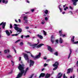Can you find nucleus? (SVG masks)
Returning a JSON list of instances; mask_svg holds the SVG:
<instances>
[{
	"mask_svg": "<svg viewBox=\"0 0 78 78\" xmlns=\"http://www.w3.org/2000/svg\"><path fill=\"white\" fill-rule=\"evenodd\" d=\"M20 41V40H17V41H16V42L15 43H17V42H19V41Z\"/></svg>",
	"mask_w": 78,
	"mask_h": 78,
	"instance_id": "nucleus-51",
	"label": "nucleus"
},
{
	"mask_svg": "<svg viewBox=\"0 0 78 78\" xmlns=\"http://www.w3.org/2000/svg\"><path fill=\"white\" fill-rule=\"evenodd\" d=\"M44 23H45V21L44 20H43L42 21L41 24H43V25H44Z\"/></svg>",
	"mask_w": 78,
	"mask_h": 78,
	"instance_id": "nucleus-30",
	"label": "nucleus"
},
{
	"mask_svg": "<svg viewBox=\"0 0 78 78\" xmlns=\"http://www.w3.org/2000/svg\"><path fill=\"white\" fill-rule=\"evenodd\" d=\"M59 9L60 10V12H61L62 11V9L60 8V7H59Z\"/></svg>",
	"mask_w": 78,
	"mask_h": 78,
	"instance_id": "nucleus-47",
	"label": "nucleus"
},
{
	"mask_svg": "<svg viewBox=\"0 0 78 78\" xmlns=\"http://www.w3.org/2000/svg\"><path fill=\"white\" fill-rule=\"evenodd\" d=\"M73 5L74 6H76V2H73Z\"/></svg>",
	"mask_w": 78,
	"mask_h": 78,
	"instance_id": "nucleus-35",
	"label": "nucleus"
},
{
	"mask_svg": "<svg viewBox=\"0 0 78 78\" xmlns=\"http://www.w3.org/2000/svg\"><path fill=\"white\" fill-rule=\"evenodd\" d=\"M47 66H48V64H47L46 63H45L44 65V67H46Z\"/></svg>",
	"mask_w": 78,
	"mask_h": 78,
	"instance_id": "nucleus-42",
	"label": "nucleus"
},
{
	"mask_svg": "<svg viewBox=\"0 0 78 78\" xmlns=\"http://www.w3.org/2000/svg\"><path fill=\"white\" fill-rule=\"evenodd\" d=\"M50 61V59H48V60H47V62H49V61Z\"/></svg>",
	"mask_w": 78,
	"mask_h": 78,
	"instance_id": "nucleus-55",
	"label": "nucleus"
},
{
	"mask_svg": "<svg viewBox=\"0 0 78 78\" xmlns=\"http://www.w3.org/2000/svg\"><path fill=\"white\" fill-rule=\"evenodd\" d=\"M62 36V37H65V36H66V35L62 34V36Z\"/></svg>",
	"mask_w": 78,
	"mask_h": 78,
	"instance_id": "nucleus-39",
	"label": "nucleus"
},
{
	"mask_svg": "<svg viewBox=\"0 0 78 78\" xmlns=\"http://www.w3.org/2000/svg\"><path fill=\"white\" fill-rule=\"evenodd\" d=\"M31 57H32V58H34V59H35V57L34 56H33V55L31 54Z\"/></svg>",
	"mask_w": 78,
	"mask_h": 78,
	"instance_id": "nucleus-32",
	"label": "nucleus"
},
{
	"mask_svg": "<svg viewBox=\"0 0 78 78\" xmlns=\"http://www.w3.org/2000/svg\"><path fill=\"white\" fill-rule=\"evenodd\" d=\"M28 23V21H27V20L25 22H23V23L25 24H26V23Z\"/></svg>",
	"mask_w": 78,
	"mask_h": 78,
	"instance_id": "nucleus-40",
	"label": "nucleus"
},
{
	"mask_svg": "<svg viewBox=\"0 0 78 78\" xmlns=\"http://www.w3.org/2000/svg\"><path fill=\"white\" fill-rule=\"evenodd\" d=\"M5 33L7 35V36H9L10 35V33L9 32V31L7 30L5 31Z\"/></svg>",
	"mask_w": 78,
	"mask_h": 78,
	"instance_id": "nucleus-17",
	"label": "nucleus"
},
{
	"mask_svg": "<svg viewBox=\"0 0 78 78\" xmlns=\"http://www.w3.org/2000/svg\"><path fill=\"white\" fill-rule=\"evenodd\" d=\"M18 20L20 23L21 22V20L20 19H19Z\"/></svg>",
	"mask_w": 78,
	"mask_h": 78,
	"instance_id": "nucleus-56",
	"label": "nucleus"
},
{
	"mask_svg": "<svg viewBox=\"0 0 78 78\" xmlns=\"http://www.w3.org/2000/svg\"><path fill=\"white\" fill-rule=\"evenodd\" d=\"M78 1V0H72V2H77Z\"/></svg>",
	"mask_w": 78,
	"mask_h": 78,
	"instance_id": "nucleus-31",
	"label": "nucleus"
},
{
	"mask_svg": "<svg viewBox=\"0 0 78 78\" xmlns=\"http://www.w3.org/2000/svg\"><path fill=\"white\" fill-rule=\"evenodd\" d=\"M26 28L27 30H28L29 28V27H26Z\"/></svg>",
	"mask_w": 78,
	"mask_h": 78,
	"instance_id": "nucleus-57",
	"label": "nucleus"
},
{
	"mask_svg": "<svg viewBox=\"0 0 78 78\" xmlns=\"http://www.w3.org/2000/svg\"><path fill=\"white\" fill-rule=\"evenodd\" d=\"M22 55H24V57L26 61H27V63H30V60H29V58H28V55L24 53H23L22 54Z\"/></svg>",
	"mask_w": 78,
	"mask_h": 78,
	"instance_id": "nucleus-3",
	"label": "nucleus"
},
{
	"mask_svg": "<svg viewBox=\"0 0 78 78\" xmlns=\"http://www.w3.org/2000/svg\"><path fill=\"white\" fill-rule=\"evenodd\" d=\"M24 66L23 65H21L20 64L19 65V66H18V69L20 71V73H19L17 76V77L16 78H20L21 76H22V75H25V74H26V73H27V72L29 68H27L26 69V71H25L24 70H23L24 68Z\"/></svg>",
	"mask_w": 78,
	"mask_h": 78,
	"instance_id": "nucleus-1",
	"label": "nucleus"
},
{
	"mask_svg": "<svg viewBox=\"0 0 78 78\" xmlns=\"http://www.w3.org/2000/svg\"><path fill=\"white\" fill-rule=\"evenodd\" d=\"M15 21L16 22V23H17L18 22V21H17L16 20H15Z\"/></svg>",
	"mask_w": 78,
	"mask_h": 78,
	"instance_id": "nucleus-62",
	"label": "nucleus"
},
{
	"mask_svg": "<svg viewBox=\"0 0 78 78\" xmlns=\"http://www.w3.org/2000/svg\"><path fill=\"white\" fill-rule=\"evenodd\" d=\"M28 18H27V16H24L23 17V20H25V21H27V19Z\"/></svg>",
	"mask_w": 78,
	"mask_h": 78,
	"instance_id": "nucleus-23",
	"label": "nucleus"
},
{
	"mask_svg": "<svg viewBox=\"0 0 78 78\" xmlns=\"http://www.w3.org/2000/svg\"><path fill=\"white\" fill-rule=\"evenodd\" d=\"M44 12L46 14H48V11L47 10H46Z\"/></svg>",
	"mask_w": 78,
	"mask_h": 78,
	"instance_id": "nucleus-24",
	"label": "nucleus"
},
{
	"mask_svg": "<svg viewBox=\"0 0 78 78\" xmlns=\"http://www.w3.org/2000/svg\"><path fill=\"white\" fill-rule=\"evenodd\" d=\"M21 60V57H20L19 58V61H20Z\"/></svg>",
	"mask_w": 78,
	"mask_h": 78,
	"instance_id": "nucleus-59",
	"label": "nucleus"
},
{
	"mask_svg": "<svg viewBox=\"0 0 78 78\" xmlns=\"http://www.w3.org/2000/svg\"><path fill=\"white\" fill-rule=\"evenodd\" d=\"M58 67L57 66H55V68L53 69V70H56V69H58Z\"/></svg>",
	"mask_w": 78,
	"mask_h": 78,
	"instance_id": "nucleus-26",
	"label": "nucleus"
},
{
	"mask_svg": "<svg viewBox=\"0 0 78 78\" xmlns=\"http://www.w3.org/2000/svg\"><path fill=\"white\" fill-rule=\"evenodd\" d=\"M10 28H12V24H10Z\"/></svg>",
	"mask_w": 78,
	"mask_h": 78,
	"instance_id": "nucleus-41",
	"label": "nucleus"
},
{
	"mask_svg": "<svg viewBox=\"0 0 78 78\" xmlns=\"http://www.w3.org/2000/svg\"><path fill=\"white\" fill-rule=\"evenodd\" d=\"M26 2H27V3H30V2H29V1H28V0H26Z\"/></svg>",
	"mask_w": 78,
	"mask_h": 78,
	"instance_id": "nucleus-48",
	"label": "nucleus"
},
{
	"mask_svg": "<svg viewBox=\"0 0 78 78\" xmlns=\"http://www.w3.org/2000/svg\"><path fill=\"white\" fill-rule=\"evenodd\" d=\"M37 36L39 37V38H40V39H43V37L41 35L39 34L37 35Z\"/></svg>",
	"mask_w": 78,
	"mask_h": 78,
	"instance_id": "nucleus-18",
	"label": "nucleus"
},
{
	"mask_svg": "<svg viewBox=\"0 0 78 78\" xmlns=\"http://www.w3.org/2000/svg\"><path fill=\"white\" fill-rule=\"evenodd\" d=\"M44 44H41L38 45L37 46V44H33L31 45L32 47V48H40V47H41L42 46L44 45Z\"/></svg>",
	"mask_w": 78,
	"mask_h": 78,
	"instance_id": "nucleus-4",
	"label": "nucleus"
},
{
	"mask_svg": "<svg viewBox=\"0 0 78 78\" xmlns=\"http://www.w3.org/2000/svg\"><path fill=\"white\" fill-rule=\"evenodd\" d=\"M75 38V37L74 36H73L71 38V41L73 42V44H78V41L74 42V39Z\"/></svg>",
	"mask_w": 78,
	"mask_h": 78,
	"instance_id": "nucleus-5",
	"label": "nucleus"
},
{
	"mask_svg": "<svg viewBox=\"0 0 78 78\" xmlns=\"http://www.w3.org/2000/svg\"><path fill=\"white\" fill-rule=\"evenodd\" d=\"M59 42L60 44H62V43H63L64 42V41L62 39V38L60 37L59 40Z\"/></svg>",
	"mask_w": 78,
	"mask_h": 78,
	"instance_id": "nucleus-14",
	"label": "nucleus"
},
{
	"mask_svg": "<svg viewBox=\"0 0 78 78\" xmlns=\"http://www.w3.org/2000/svg\"><path fill=\"white\" fill-rule=\"evenodd\" d=\"M72 69H68V71L67 72V73H70V72H72Z\"/></svg>",
	"mask_w": 78,
	"mask_h": 78,
	"instance_id": "nucleus-15",
	"label": "nucleus"
},
{
	"mask_svg": "<svg viewBox=\"0 0 78 78\" xmlns=\"http://www.w3.org/2000/svg\"><path fill=\"white\" fill-rule=\"evenodd\" d=\"M65 13H66V12H62V14H64Z\"/></svg>",
	"mask_w": 78,
	"mask_h": 78,
	"instance_id": "nucleus-60",
	"label": "nucleus"
},
{
	"mask_svg": "<svg viewBox=\"0 0 78 78\" xmlns=\"http://www.w3.org/2000/svg\"><path fill=\"white\" fill-rule=\"evenodd\" d=\"M54 55H56V56H58V52H56L54 53Z\"/></svg>",
	"mask_w": 78,
	"mask_h": 78,
	"instance_id": "nucleus-28",
	"label": "nucleus"
},
{
	"mask_svg": "<svg viewBox=\"0 0 78 78\" xmlns=\"http://www.w3.org/2000/svg\"><path fill=\"white\" fill-rule=\"evenodd\" d=\"M62 76V74L61 73H59L57 75V78H61Z\"/></svg>",
	"mask_w": 78,
	"mask_h": 78,
	"instance_id": "nucleus-9",
	"label": "nucleus"
},
{
	"mask_svg": "<svg viewBox=\"0 0 78 78\" xmlns=\"http://www.w3.org/2000/svg\"><path fill=\"white\" fill-rule=\"evenodd\" d=\"M50 76V74L48 73H47L45 76V78H49Z\"/></svg>",
	"mask_w": 78,
	"mask_h": 78,
	"instance_id": "nucleus-16",
	"label": "nucleus"
},
{
	"mask_svg": "<svg viewBox=\"0 0 78 78\" xmlns=\"http://www.w3.org/2000/svg\"><path fill=\"white\" fill-rule=\"evenodd\" d=\"M18 34H12V36H18Z\"/></svg>",
	"mask_w": 78,
	"mask_h": 78,
	"instance_id": "nucleus-33",
	"label": "nucleus"
},
{
	"mask_svg": "<svg viewBox=\"0 0 78 78\" xmlns=\"http://www.w3.org/2000/svg\"><path fill=\"white\" fill-rule=\"evenodd\" d=\"M35 76V77L36 76L35 75V74H32L30 76L29 78H32L33 76Z\"/></svg>",
	"mask_w": 78,
	"mask_h": 78,
	"instance_id": "nucleus-20",
	"label": "nucleus"
},
{
	"mask_svg": "<svg viewBox=\"0 0 78 78\" xmlns=\"http://www.w3.org/2000/svg\"><path fill=\"white\" fill-rule=\"evenodd\" d=\"M30 66L31 67V66H33V65H34V61L31 60H30Z\"/></svg>",
	"mask_w": 78,
	"mask_h": 78,
	"instance_id": "nucleus-6",
	"label": "nucleus"
},
{
	"mask_svg": "<svg viewBox=\"0 0 78 78\" xmlns=\"http://www.w3.org/2000/svg\"><path fill=\"white\" fill-rule=\"evenodd\" d=\"M43 31V33L44 34V36H46V35H47V33H46L45 31L44 30Z\"/></svg>",
	"mask_w": 78,
	"mask_h": 78,
	"instance_id": "nucleus-27",
	"label": "nucleus"
},
{
	"mask_svg": "<svg viewBox=\"0 0 78 78\" xmlns=\"http://www.w3.org/2000/svg\"><path fill=\"white\" fill-rule=\"evenodd\" d=\"M41 52L39 53V54L37 55H36L35 56V59H38V58H41Z\"/></svg>",
	"mask_w": 78,
	"mask_h": 78,
	"instance_id": "nucleus-8",
	"label": "nucleus"
},
{
	"mask_svg": "<svg viewBox=\"0 0 78 78\" xmlns=\"http://www.w3.org/2000/svg\"><path fill=\"white\" fill-rule=\"evenodd\" d=\"M37 41H38V44H39V40L38 39H37Z\"/></svg>",
	"mask_w": 78,
	"mask_h": 78,
	"instance_id": "nucleus-63",
	"label": "nucleus"
},
{
	"mask_svg": "<svg viewBox=\"0 0 78 78\" xmlns=\"http://www.w3.org/2000/svg\"><path fill=\"white\" fill-rule=\"evenodd\" d=\"M14 25V26L15 27H14V28L15 30L17 31V32H20V33H21V32H22V29L18 28L17 27H18V25H17V24H15Z\"/></svg>",
	"mask_w": 78,
	"mask_h": 78,
	"instance_id": "nucleus-2",
	"label": "nucleus"
},
{
	"mask_svg": "<svg viewBox=\"0 0 78 78\" xmlns=\"http://www.w3.org/2000/svg\"><path fill=\"white\" fill-rule=\"evenodd\" d=\"M23 45V42H21L20 43V45L21 46H22Z\"/></svg>",
	"mask_w": 78,
	"mask_h": 78,
	"instance_id": "nucleus-38",
	"label": "nucleus"
},
{
	"mask_svg": "<svg viewBox=\"0 0 78 78\" xmlns=\"http://www.w3.org/2000/svg\"><path fill=\"white\" fill-rule=\"evenodd\" d=\"M72 49H70V53L69 54V57H68V59H69L70 58V55H71V53H72Z\"/></svg>",
	"mask_w": 78,
	"mask_h": 78,
	"instance_id": "nucleus-22",
	"label": "nucleus"
},
{
	"mask_svg": "<svg viewBox=\"0 0 78 78\" xmlns=\"http://www.w3.org/2000/svg\"><path fill=\"white\" fill-rule=\"evenodd\" d=\"M25 37H26V38H27V37H30V35H28L27 36H25Z\"/></svg>",
	"mask_w": 78,
	"mask_h": 78,
	"instance_id": "nucleus-45",
	"label": "nucleus"
},
{
	"mask_svg": "<svg viewBox=\"0 0 78 78\" xmlns=\"http://www.w3.org/2000/svg\"><path fill=\"white\" fill-rule=\"evenodd\" d=\"M55 42L56 44H58L59 43V41L58 40H55Z\"/></svg>",
	"mask_w": 78,
	"mask_h": 78,
	"instance_id": "nucleus-34",
	"label": "nucleus"
},
{
	"mask_svg": "<svg viewBox=\"0 0 78 78\" xmlns=\"http://www.w3.org/2000/svg\"><path fill=\"white\" fill-rule=\"evenodd\" d=\"M11 55H8L7 56V58H10Z\"/></svg>",
	"mask_w": 78,
	"mask_h": 78,
	"instance_id": "nucleus-52",
	"label": "nucleus"
},
{
	"mask_svg": "<svg viewBox=\"0 0 78 78\" xmlns=\"http://www.w3.org/2000/svg\"><path fill=\"white\" fill-rule=\"evenodd\" d=\"M23 36L22 35L21 36V38H22V39H23Z\"/></svg>",
	"mask_w": 78,
	"mask_h": 78,
	"instance_id": "nucleus-61",
	"label": "nucleus"
},
{
	"mask_svg": "<svg viewBox=\"0 0 78 78\" xmlns=\"http://www.w3.org/2000/svg\"><path fill=\"white\" fill-rule=\"evenodd\" d=\"M45 75V74L42 73L40 75L39 78H41V77H44Z\"/></svg>",
	"mask_w": 78,
	"mask_h": 78,
	"instance_id": "nucleus-12",
	"label": "nucleus"
},
{
	"mask_svg": "<svg viewBox=\"0 0 78 78\" xmlns=\"http://www.w3.org/2000/svg\"><path fill=\"white\" fill-rule=\"evenodd\" d=\"M6 23V22L4 23L3 22H2L0 24V26H1V25H2V28H5Z\"/></svg>",
	"mask_w": 78,
	"mask_h": 78,
	"instance_id": "nucleus-7",
	"label": "nucleus"
},
{
	"mask_svg": "<svg viewBox=\"0 0 78 78\" xmlns=\"http://www.w3.org/2000/svg\"><path fill=\"white\" fill-rule=\"evenodd\" d=\"M31 11L32 12H34V9H32L31 10Z\"/></svg>",
	"mask_w": 78,
	"mask_h": 78,
	"instance_id": "nucleus-49",
	"label": "nucleus"
},
{
	"mask_svg": "<svg viewBox=\"0 0 78 78\" xmlns=\"http://www.w3.org/2000/svg\"><path fill=\"white\" fill-rule=\"evenodd\" d=\"M48 49L49 51H50V52H53V49L51 48V47L50 46H48Z\"/></svg>",
	"mask_w": 78,
	"mask_h": 78,
	"instance_id": "nucleus-11",
	"label": "nucleus"
},
{
	"mask_svg": "<svg viewBox=\"0 0 78 78\" xmlns=\"http://www.w3.org/2000/svg\"><path fill=\"white\" fill-rule=\"evenodd\" d=\"M4 51L5 53H9V49L6 50H5Z\"/></svg>",
	"mask_w": 78,
	"mask_h": 78,
	"instance_id": "nucleus-21",
	"label": "nucleus"
},
{
	"mask_svg": "<svg viewBox=\"0 0 78 78\" xmlns=\"http://www.w3.org/2000/svg\"><path fill=\"white\" fill-rule=\"evenodd\" d=\"M25 16V14H22L21 16V17H22V16Z\"/></svg>",
	"mask_w": 78,
	"mask_h": 78,
	"instance_id": "nucleus-64",
	"label": "nucleus"
},
{
	"mask_svg": "<svg viewBox=\"0 0 78 78\" xmlns=\"http://www.w3.org/2000/svg\"><path fill=\"white\" fill-rule=\"evenodd\" d=\"M58 65H59V63H58V62H56L55 63V64H54L53 65V66H54V67H58Z\"/></svg>",
	"mask_w": 78,
	"mask_h": 78,
	"instance_id": "nucleus-13",
	"label": "nucleus"
},
{
	"mask_svg": "<svg viewBox=\"0 0 78 78\" xmlns=\"http://www.w3.org/2000/svg\"><path fill=\"white\" fill-rule=\"evenodd\" d=\"M2 2L3 3H5V4H6L8 3V1L7 0L5 1V0H2Z\"/></svg>",
	"mask_w": 78,
	"mask_h": 78,
	"instance_id": "nucleus-19",
	"label": "nucleus"
},
{
	"mask_svg": "<svg viewBox=\"0 0 78 78\" xmlns=\"http://www.w3.org/2000/svg\"><path fill=\"white\" fill-rule=\"evenodd\" d=\"M43 58L44 59H47V57H44Z\"/></svg>",
	"mask_w": 78,
	"mask_h": 78,
	"instance_id": "nucleus-53",
	"label": "nucleus"
},
{
	"mask_svg": "<svg viewBox=\"0 0 78 78\" xmlns=\"http://www.w3.org/2000/svg\"><path fill=\"white\" fill-rule=\"evenodd\" d=\"M69 8L70 9H71V10H73V7H72L71 6H69Z\"/></svg>",
	"mask_w": 78,
	"mask_h": 78,
	"instance_id": "nucleus-29",
	"label": "nucleus"
},
{
	"mask_svg": "<svg viewBox=\"0 0 78 78\" xmlns=\"http://www.w3.org/2000/svg\"><path fill=\"white\" fill-rule=\"evenodd\" d=\"M67 9H68V7H66L65 8H64V11H66L67 10Z\"/></svg>",
	"mask_w": 78,
	"mask_h": 78,
	"instance_id": "nucleus-37",
	"label": "nucleus"
},
{
	"mask_svg": "<svg viewBox=\"0 0 78 78\" xmlns=\"http://www.w3.org/2000/svg\"><path fill=\"white\" fill-rule=\"evenodd\" d=\"M69 12H70V14H73V13H72V11H69Z\"/></svg>",
	"mask_w": 78,
	"mask_h": 78,
	"instance_id": "nucleus-54",
	"label": "nucleus"
},
{
	"mask_svg": "<svg viewBox=\"0 0 78 78\" xmlns=\"http://www.w3.org/2000/svg\"><path fill=\"white\" fill-rule=\"evenodd\" d=\"M25 52H26V53H30V52L27 51H25Z\"/></svg>",
	"mask_w": 78,
	"mask_h": 78,
	"instance_id": "nucleus-46",
	"label": "nucleus"
},
{
	"mask_svg": "<svg viewBox=\"0 0 78 78\" xmlns=\"http://www.w3.org/2000/svg\"><path fill=\"white\" fill-rule=\"evenodd\" d=\"M45 19L46 21H47V20H48V18H47V17H46Z\"/></svg>",
	"mask_w": 78,
	"mask_h": 78,
	"instance_id": "nucleus-43",
	"label": "nucleus"
},
{
	"mask_svg": "<svg viewBox=\"0 0 78 78\" xmlns=\"http://www.w3.org/2000/svg\"><path fill=\"white\" fill-rule=\"evenodd\" d=\"M62 30H60V31H59V34H60V36H62Z\"/></svg>",
	"mask_w": 78,
	"mask_h": 78,
	"instance_id": "nucleus-25",
	"label": "nucleus"
},
{
	"mask_svg": "<svg viewBox=\"0 0 78 78\" xmlns=\"http://www.w3.org/2000/svg\"><path fill=\"white\" fill-rule=\"evenodd\" d=\"M12 62V66H14V62H13V61H11Z\"/></svg>",
	"mask_w": 78,
	"mask_h": 78,
	"instance_id": "nucleus-50",
	"label": "nucleus"
},
{
	"mask_svg": "<svg viewBox=\"0 0 78 78\" xmlns=\"http://www.w3.org/2000/svg\"><path fill=\"white\" fill-rule=\"evenodd\" d=\"M44 70H45V69L44 68H43L42 69H41V71H44Z\"/></svg>",
	"mask_w": 78,
	"mask_h": 78,
	"instance_id": "nucleus-58",
	"label": "nucleus"
},
{
	"mask_svg": "<svg viewBox=\"0 0 78 78\" xmlns=\"http://www.w3.org/2000/svg\"><path fill=\"white\" fill-rule=\"evenodd\" d=\"M51 41L52 44H53L54 42H55V37H54V36L53 35L51 36Z\"/></svg>",
	"mask_w": 78,
	"mask_h": 78,
	"instance_id": "nucleus-10",
	"label": "nucleus"
},
{
	"mask_svg": "<svg viewBox=\"0 0 78 78\" xmlns=\"http://www.w3.org/2000/svg\"><path fill=\"white\" fill-rule=\"evenodd\" d=\"M75 78V75H73V76H71L70 78Z\"/></svg>",
	"mask_w": 78,
	"mask_h": 78,
	"instance_id": "nucleus-44",
	"label": "nucleus"
},
{
	"mask_svg": "<svg viewBox=\"0 0 78 78\" xmlns=\"http://www.w3.org/2000/svg\"><path fill=\"white\" fill-rule=\"evenodd\" d=\"M63 78H67V77L66 76V75H65V74H64L63 75Z\"/></svg>",
	"mask_w": 78,
	"mask_h": 78,
	"instance_id": "nucleus-36",
	"label": "nucleus"
}]
</instances>
